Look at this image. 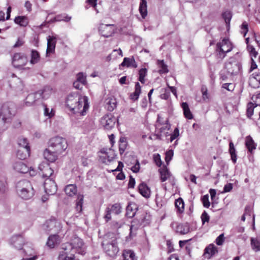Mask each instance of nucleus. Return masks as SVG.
<instances>
[{
    "label": "nucleus",
    "mask_w": 260,
    "mask_h": 260,
    "mask_svg": "<svg viewBox=\"0 0 260 260\" xmlns=\"http://www.w3.org/2000/svg\"><path fill=\"white\" fill-rule=\"evenodd\" d=\"M77 252L82 255L85 254L84 244L81 238L74 237L71 239L70 242L62 244V249L59 253L58 259V260H74L75 253Z\"/></svg>",
    "instance_id": "obj_1"
},
{
    "label": "nucleus",
    "mask_w": 260,
    "mask_h": 260,
    "mask_svg": "<svg viewBox=\"0 0 260 260\" xmlns=\"http://www.w3.org/2000/svg\"><path fill=\"white\" fill-rule=\"evenodd\" d=\"M88 100L86 96H81L76 93H72L67 98L66 106L73 113L84 116L89 108Z\"/></svg>",
    "instance_id": "obj_2"
},
{
    "label": "nucleus",
    "mask_w": 260,
    "mask_h": 260,
    "mask_svg": "<svg viewBox=\"0 0 260 260\" xmlns=\"http://www.w3.org/2000/svg\"><path fill=\"white\" fill-rule=\"evenodd\" d=\"M16 113V107L14 103H5L0 112V132L6 129V124L10 122Z\"/></svg>",
    "instance_id": "obj_3"
},
{
    "label": "nucleus",
    "mask_w": 260,
    "mask_h": 260,
    "mask_svg": "<svg viewBox=\"0 0 260 260\" xmlns=\"http://www.w3.org/2000/svg\"><path fill=\"white\" fill-rule=\"evenodd\" d=\"M18 196L24 200H29L35 194V190L31 182L26 180L18 181L16 185Z\"/></svg>",
    "instance_id": "obj_4"
},
{
    "label": "nucleus",
    "mask_w": 260,
    "mask_h": 260,
    "mask_svg": "<svg viewBox=\"0 0 260 260\" xmlns=\"http://www.w3.org/2000/svg\"><path fill=\"white\" fill-rule=\"evenodd\" d=\"M48 146L50 149L61 154L68 148V143L66 139L56 136L50 139Z\"/></svg>",
    "instance_id": "obj_5"
},
{
    "label": "nucleus",
    "mask_w": 260,
    "mask_h": 260,
    "mask_svg": "<svg viewBox=\"0 0 260 260\" xmlns=\"http://www.w3.org/2000/svg\"><path fill=\"white\" fill-rule=\"evenodd\" d=\"M102 245L105 252L111 257L116 256L119 251L116 238H115L111 241L105 239Z\"/></svg>",
    "instance_id": "obj_6"
},
{
    "label": "nucleus",
    "mask_w": 260,
    "mask_h": 260,
    "mask_svg": "<svg viewBox=\"0 0 260 260\" xmlns=\"http://www.w3.org/2000/svg\"><path fill=\"white\" fill-rule=\"evenodd\" d=\"M28 58L23 53H15L12 57L13 66L18 69H24V67L28 62Z\"/></svg>",
    "instance_id": "obj_7"
},
{
    "label": "nucleus",
    "mask_w": 260,
    "mask_h": 260,
    "mask_svg": "<svg viewBox=\"0 0 260 260\" xmlns=\"http://www.w3.org/2000/svg\"><path fill=\"white\" fill-rule=\"evenodd\" d=\"M216 51L219 58L223 59L226 53L230 52L233 48L232 45L228 39H224L216 45Z\"/></svg>",
    "instance_id": "obj_8"
},
{
    "label": "nucleus",
    "mask_w": 260,
    "mask_h": 260,
    "mask_svg": "<svg viewBox=\"0 0 260 260\" xmlns=\"http://www.w3.org/2000/svg\"><path fill=\"white\" fill-rule=\"evenodd\" d=\"M241 65L235 57H231L225 63V70L228 74L231 75H236L240 71Z\"/></svg>",
    "instance_id": "obj_9"
},
{
    "label": "nucleus",
    "mask_w": 260,
    "mask_h": 260,
    "mask_svg": "<svg viewBox=\"0 0 260 260\" xmlns=\"http://www.w3.org/2000/svg\"><path fill=\"white\" fill-rule=\"evenodd\" d=\"M117 119L111 114H107L104 116L101 119V123L102 126L106 129H110L113 128Z\"/></svg>",
    "instance_id": "obj_10"
},
{
    "label": "nucleus",
    "mask_w": 260,
    "mask_h": 260,
    "mask_svg": "<svg viewBox=\"0 0 260 260\" xmlns=\"http://www.w3.org/2000/svg\"><path fill=\"white\" fill-rule=\"evenodd\" d=\"M44 187L46 193L49 195L54 194L57 191V185L52 178H47L44 180Z\"/></svg>",
    "instance_id": "obj_11"
},
{
    "label": "nucleus",
    "mask_w": 260,
    "mask_h": 260,
    "mask_svg": "<svg viewBox=\"0 0 260 260\" xmlns=\"http://www.w3.org/2000/svg\"><path fill=\"white\" fill-rule=\"evenodd\" d=\"M39 169L40 171V175L42 176L44 180L47 178H54V171L49 164L46 163L40 164L39 166Z\"/></svg>",
    "instance_id": "obj_12"
},
{
    "label": "nucleus",
    "mask_w": 260,
    "mask_h": 260,
    "mask_svg": "<svg viewBox=\"0 0 260 260\" xmlns=\"http://www.w3.org/2000/svg\"><path fill=\"white\" fill-rule=\"evenodd\" d=\"M46 230L48 232H58L61 229L60 222L55 219H51L46 222Z\"/></svg>",
    "instance_id": "obj_13"
},
{
    "label": "nucleus",
    "mask_w": 260,
    "mask_h": 260,
    "mask_svg": "<svg viewBox=\"0 0 260 260\" xmlns=\"http://www.w3.org/2000/svg\"><path fill=\"white\" fill-rule=\"evenodd\" d=\"M100 33L104 37L108 38L114 32V26L113 24H101L99 27Z\"/></svg>",
    "instance_id": "obj_14"
},
{
    "label": "nucleus",
    "mask_w": 260,
    "mask_h": 260,
    "mask_svg": "<svg viewBox=\"0 0 260 260\" xmlns=\"http://www.w3.org/2000/svg\"><path fill=\"white\" fill-rule=\"evenodd\" d=\"M43 92H38L28 94L26 98L25 104L27 106L33 105L36 101L41 99Z\"/></svg>",
    "instance_id": "obj_15"
},
{
    "label": "nucleus",
    "mask_w": 260,
    "mask_h": 260,
    "mask_svg": "<svg viewBox=\"0 0 260 260\" xmlns=\"http://www.w3.org/2000/svg\"><path fill=\"white\" fill-rule=\"evenodd\" d=\"M10 242L16 249H21L24 243V240L20 235H14L10 239Z\"/></svg>",
    "instance_id": "obj_16"
},
{
    "label": "nucleus",
    "mask_w": 260,
    "mask_h": 260,
    "mask_svg": "<svg viewBox=\"0 0 260 260\" xmlns=\"http://www.w3.org/2000/svg\"><path fill=\"white\" fill-rule=\"evenodd\" d=\"M60 154L57 153L56 151H53L51 149L46 148L43 153V156L45 159L48 161L53 162H54L58 158V155Z\"/></svg>",
    "instance_id": "obj_17"
},
{
    "label": "nucleus",
    "mask_w": 260,
    "mask_h": 260,
    "mask_svg": "<svg viewBox=\"0 0 260 260\" xmlns=\"http://www.w3.org/2000/svg\"><path fill=\"white\" fill-rule=\"evenodd\" d=\"M12 87L16 92L20 93L24 91L25 84L22 79L16 78L14 79Z\"/></svg>",
    "instance_id": "obj_18"
},
{
    "label": "nucleus",
    "mask_w": 260,
    "mask_h": 260,
    "mask_svg": "<svg viewBox=\"0 0 260 260\" xmlns=\"http://www.w3.org/2000/svg\"><path fill=\"white\" fill-rule=\"evenodd\" d=\"M47 48L46 50V54L48 55V54L50 53H53L55 51L56 43V38L54 36H49L47 37Z\"/></svg>",
    "instance_id": "obj_19"
},
{
    "label": "nucleus",
    "mask_w": 260,
    "mask_h": 260,
    "mask_svg": "<svg viewBox=\"0 0 260 260\" xmlns=\"http://www.w3.org/2000/svg\"><path fill=\"white\" fill-rule=\"evenodd\" d=\"M60 242L59 237L56 234H53L48 237L46 245L50 248H53L58 245Z\"/></svg>",
    "instance_id": "obj_20"
},
{
    "label": "nucleus",
    "mask_w": 260,
    "mask_h": 260,
    "mask_svg": "<svg viewBox=\"0 0 260 260\" xmlns=\"http://www.w3.org/2000/svg\"><path fill=\"white\" fill-rule=\"evenodd\" d=\"M13 169L20 173H26L29 171V167L22 161L15 162L13 165Z\"/></svg>",
    "instance_id": "obj_21"
},
{
    "label": "nucleus",
    "mask_w": 260,
    "mask_h": 260,
    "mask_svg": "<svg viewBox=\"0 0 260 260\" xmlns=\"http://www.w3.org/2000/svg\"><path fill=\"white\" fill-rule=\"evenodd\" d=\"M101 155L100 156L101 161L104 163L106 162L105 158H107L108 161H112L114 158V154L113 152L109 149L108 151H106L105 149L104 148L101 150Z\"/></svg>",
    "instance_id": "obj_22"
},
{
    "label": "nucleus",
    "mask_w": 260,
    "mask_h": 260,
    "mask_svg": "<svg viewBox=\"0 0 260 260\" xmlns=\"http://www.w3.org/2000/svg\"><path fill=\"white\" fill-rule=\"evenodd\" d=\"M104 102L106 108L109 111H112L116 107L117 102L114 97L108 98Z\"/></svg>",
    "instance_id": "obj_23"
},
{
    "label": "nucleus",
    "mask_w": 260,
    "mask_h": 260,
    "mask_svg": "<svg viewBox=\"0 0 260 260\" xmlns=\"http://www.w3.org/2000/svg\"><path fill=\"white\" fill-rule=\"evenodd\" d=\"M245 145L248 151L251 153H253V151L256 149V145L254 143V141L251 136H248L245 139Z\"/></svg>",
    "instance_id": "obj_24"
},
{
    "label": "nucleus",
    "mask_w": 260,
    "mask_h": 260,
    "mask_svg": "<svg viewBox=\"0 0 260 260\" xmlns=\"http://www.w3.org/2000/svg\"><path fill=\"white\" fill-rule=\"evenodd\" d=\"M121 66L123 67L126 66L128 68L133 67L134 68H136L138 66L133 56L132 57H125L123 59V62L121 63Z\"/></svg>",
    "instance_id": "obj_25"
},
{
    "label": "nucleus",
    "mask_w": 260,
    "mask_h": 260,
    "mask_svg": "<svg viewBox=\"0 0 260 260\" xmlns=\"http://www.w3.org/2000/svg\"><path fill=\"white\" fill-rule=\"evenodd\" d=\"M249 85L254 88L260 87V74H253L250 78Z\"/></svg>",
    "instance_id": "obj_26"
},
{
    "label": "nucleus",
    "mask_w": 260,
    "mask_h": 260,
    "mask_svg": "<svg viewBox=\"0 0 260 260\" xmlns=\"http://www.w3.org/2000/svg\"><path fill=\"white\" fill-rule=\"evenodd\" d=\"M139 192L144 197L149 198L150 196V190L146 184L143 182L139 185Z\"/></svg>",
    "instance_id": "obj_27"
},
{
    "label": "nucleus",
    "mask_w": 260,
    "mask_h": 260,
    "mask_svg": "<svg viewBox=\"0 0 260 260\" xmlns=\"http://www.w3.org/2000/svg\"><path fill=\"white\" fill-rule=\"evenodd\" d=\"M190 231L189 226L188 223L179 224L176 226V232L181 235L187 234Z\"/></svg>",
    "instance_id": "obj_28"
},
{
    "label": "nucleus",
    "mask_w": 260,
    "mask_h": 260,
    "mask_svg": "<svg viewBox=\"0 0 260 260\" xmlns=\"http://www.w3.org/2000/svg\"><path fill=\"white\" fill-rule=\"evenodd\" d=\"M160 175V179L162 182H165L169 179L171 177V174L166 167H162L159 170Z\"/></svg>",
    "instance_id": "obj_29"
},
{
    "label": "nucleus",
    "mask_w": 260,
    "mask_h": 260,
    "mask_svg": "<svg viewBox=\"0 0 260 260\" xmlns=\"http://www.w3.org/2000/svg\"><path fill=\"white\" fill-rule=\"evenodd\" d=\"M30 149L18 148L17 151V156L20 159H24L29 156Z\"/></svg>",
    "instance_id": "obj_30"
},
{
    "label": "nucleus",
    "mask_w": 260,
    "mask_h": 260,
    "mask_svg": "<svg viewBox=\"0 0 260 260\" xmlns=\"http://www.w3.org/2000/svg\"><path fill=\"white\" fill-rule=\"evenodd\" d=\"M141 92V87L139 82L135 84V90L133 93L130 95V99L133 101H136L138 99L139 95Z\"/></svg>",
    "instance_id": "obj_31"
},
{
    "label": "nucleus",
    "mask_w": 260,
    "mask_h": 260,
    "mask_svg": "<svg viewBox=\"0 0 260 260\" xmlns=\"http://www.w3.org/2000/svg\"><path fill=\"white\" fill-rule=\"evenodd\" d=\"M137 209V208L135 205L132 204H129L126 209V216L129 218L133 217L136 214Z\"/></svg>",
    "instance_id": "obj_32"
},
{
    "label": "nucleus",
    "mask_w": 260,
    "mask_h": 260,
    "mask_svg": "<svg viewBox=\"0 0 260 260\" xmlns=\"http://www.w3.org/2000/svg\"><path fill=\"white\" fill-rule=\"evenodd\" d=\"M14 22L21 26H26L28 24V19L24 16H19L15 17Z\"/></svg>",
    "instance_id": "obj_33"
},
{
    "label": "nucleus",
    "mask_w": 260,
    "mask_h": 260,
    "mask_svg": "<svg viewBox=\"0 0 260 260\" xmlns=\"http://www.w3.org/2000/svg\"><path fill=\"white\" fill-rule=\"evenodd\" d=\"M181 107L183 110V113L185 117L188 119H191L193 118V116L192 113H191L190 109L189 108L188 105L186 102H183L181 104Z\"/></svg>",
    "instance_id": "obj_34"
},
{
    "label": "nucleus",
    "mask_w": 260,
    "mask_h": 260,
    "mask_svg": "<svg viewBox=\"0 0 260 260\" xmlns=\"http://www.w3.org/2000/svg\"><path fill=\"white\" fill-rule=\"evenodd\" d=\"M64 191L67 195L72 197L77 193V187L74 184H69L66 187Z\"/></svg>",
    "instance_id": "obj_35"
},
{
    "label": "nucleus",
    "mask_w": 260,
    "mask_h": 260,
    "mask_svg": "<svg viewBox=\"0 0 260 260\" xmlns=\"http://www.w3.org/2000/svg\"><path fill=\"white\" fill-rule=\"evenodd\" d=\"M139 10L142 18H145L147 15V2H140Z\"/></svg>",
    "instance_id": "obj_36"
},
{
    "label": "nucleus",
    "mask_w": 260,
    "mask_h": 260,
    "mask_svg": "<svg viewBox=\"0 0 260 260\" xmlns=\"http://www.w3.org/2000/svg\"><path fill=\"white\" fill-rule=\"evenodd\" d=\"M127 145L126 139L125 137H121L119 141V150L120 154L124 152Z\"/></svg>",
    "instance_id": "obj_37"
},
{
    "label": "nucleus",
    "mask_w": 260,
    "mask_h": 260,
    "mask_svg": "<svg viewBox=\"0 0 260 260\" xmlns=\"http://www.w3.org/2000/svg\"><path fill=\"white\" fill-rule=\"evenodd\" d=\"M158 67L160 69L159 70L160 74H166L169 72L167 65L164 62V60H158L157 61Z\"/></svg>",
    "instance_id": "obj_38"
},
{
    "label": "nucleus",
    "mask_w": 260,
    "mask_h": 260,
    "mask_svg": "<svg viewBox=\"0 0 260 260\" xmlns=\"http://www.w3.org/2000/svg\"><path fill=\"white\" fill-rule=\"evenodd\" d=\"M123 258L124 260H136L135 253L130 250H124L123 253Z\"/></svg>",
    "instance_id": "obj_39"
},
{
    "label": "nucleus",
    "mask_w": 260,
    "mask_h": 260,
    "mask_svg": "<svg viewBox=\"0 0 260 260\" xmlns=\"http://www.w3.org/2000/svg\"><path fill=\"white\" fill-rule=\"evenodd\" d=\"M217 248L213 244H210L205 249V254H208L209 255V257L214 255L217 252Z\"/></svg>",
    "instance_id": "obj_40"
},
{
    "label": "nucleus",
    "mask_w": 260,
    "mask_h": 260,
    "mask_svg": "<svg viewBox=\"0 0 260 260\" xmlns=\"http://www.w3.org/2000/svg\"><path fill=\"white\" fill-rule=\"evenodd\" d=\"M18 144L20 149H23V148L30 149L28 140L25 138L20 137L18 140Z\"/></svg>",
    "instance_id": "obj_41"
},
{
    "label": "nucleus",
    "mask_w": 260,
    "mask_h": 260,
    "mask_svg": "<svg viewBox=\"0 0 260 260\" xmlns=\"http://www.w3.org/2000/svg\"><path fill=\"white\" fill-rule=\"evenodd\" d=\"M40 60V55L38 52L32 50L31 52V59L30 62L32 64L37 63Z\"/></svg>",
    "instance_id": "obj_42"
},
{
    "label": "nucleus",
    "mask_w": 260,
    "mask_h": 260,
    "mask_svg": "<svg viewBox=\"0 0 260 260\" xmlns=\"http://www.w3.org/2000/svg\"><path fill=\"white\" fill-rule=\"evenodd\" d=\"M251 244L253 250L256 252L260 251V240L251 238Z\"/></svg>",
    "instance_id": "obj_43"
},
{
    "label": "nucleus",
    "mask_w": 260,
    "mask_h": 260,
    "mask_svg": "<svg viewBox=\"0 0 260 260\" xmlns=\"http://www.w3.org/2000/svg\"><path fill=\"white\" fill-rule=\"evenodd\" d=\"M84 197L83 195L79 194L78 196L77 202H76V210L79 212H81L82 210V205L83 202Z\"/></svg>",
    "instance_id": "obj_44"
},
{
    "label": "nucleus",
    "mask_w": 260,
    "mask_h": 260,
    "mask_svg": "<svg viewBox=\"0 0 260 260\" xmlns=\"http://www.w3.org/2000/svg\"><path fill=\"white\" fill-rule=\"evenodd\" d=\"M257 105L252 103H249L247 106V112L246 114L248 118H250L253 114L254 108L257 107Z\"/></svg>",
    "instance_id": "obj_45"
},
{
    "label": "nucleus",
    "mask_w": 260,
    "mask_h": 260,
    "mask_svg": "<svg viewBox=\"0 0 260 260\" xmlns=\"http://www.w3.org/2000/svg\"><path fill=\"white\" fill-rule=\"evenodd\" d=\"M175 206L179 212H182L183 211L184 204L182 199L179 198L176 200Z\"/></svg>",
    "instance_id": "obj_46"
},
{
    "label": "nucleus",
    "mask_w": 260,
    "mask_h": 260,
    "mask_svg": "<svg viewBox=\"0 0 260 260\" xmlns=\"http://www.w3.org/2000/svg\"><path fill=\"white\" fill-rule=\"evenodd\" d=\"M147 75V69L146 68H142L140 70L139 72V80L142 84H144L145 82V77Z\"/></svg>",
    "instance_id": "obj_47"
},
{
    "label": "nucleus",
    "mask_w": 260,
    "mask_h": 260,
    "mask_svg": "<svg viewBox=\"0 0 260 260\" xmlns=\"http://www.w3.org/2000/svg\"><path fill=\"white\" fill-rule=\"evenodd\" d=\"M110 210L115 214H118L121 212V207L118 204H115L110 207Z\"/></svg>",
    "instance_id": "obj_48"
},
{
    "label": "nucleus",
    "mask_w": 260,
    "mask_h": 260,
    "mask_svg": "<svg viewBox=\"0 0 260 260\" xmlns=\"http://www.w3.org/2000/svg\"><path fill=\"white\" fill-rule=\"evenodd\" d=\"M170 95V90L168 88H164L161 90V93L160 95L161 99L168 100Z\"/></svg>",
    "instance_id": "obj_49"
},
{
    "label": "nucleus",
    "mask_w": 260,
    "mask_h": 260,
    "mask_svg": "<svg viewBox=\"0 0 260 260\" xmlns=\"http://www.w3.org/2000/svg\"><path fill=\"white\" fill-rule=\"evenodd\" d=\"M80 82L82 85H84L86 83V76L82 73H79L77 75V80Z\"/></svg>",
    "instance_id": "obj_50"
},
{
    "label": "nucleus",
    "mask_w": 260,
    "mask_h": 260,
    "mask_svg": "<svg viewBox=\"0 0 260 260\" xmlns=\"http://www.w3.org/2000/svg\"><path fill=\"white\" fill-rule=\"evenodd\" d=\"M38 92H43L42 98L41 99H47L50 95L51 91L49 87L45 88L43 90L38 91Z\"/></svg>",
    "instance_id": "obj_51"
},
{
    "label": "nucleus",
    "mask_w": 260,
    "mask_h": 260,
    "mask_svg": "<svg viewBox=\"0 0 260 260\" xmlns=\"http://www.w3.org/2000/svg\"><path fill=\"white\" fill-rule=\"evenodd\" d=\"M7 189V182L4 178L0 179V192H4Z\"/></svg>",
    "instance_id": "obj_52"
},
{
    "label": "nucleus",
    "mask_w": 260,
    "mask_h": 260,
    "mask_svg": "<svg viewBox=\"0 0 260 260\" xmlns=\"http://www.w3.org/2000/svg\"><path fill=\"white\" fill-rule=\"evenodd\" d=\"M251 208L249 206H246L245 208L244 213L241 217V220L243 221H245V219H246V217H245L246 216H251Z\"/></svg>",
    "instance_id": "obj_53"
},
{
    "label": "nucleus",
    "mask_w": 260,
    "mask_h": 260,
    "mask_svg": "<svg viewBox=\"0 0 260 260\" xmlns=\"http://www.w3.org/2000/svg\"><path fill=\"white\" fill-rule=\"evenodd\" d=\"M222 17L227 24H230V20L232 18V15L230 12L226 11L222 14Z\"/></svg>",
    "instance_id": "obj_54"
},
{
    "label": "nucleus",
    "mask_w": 260,
    "mask_h": 260,
    "mask_svg": "<svg viewBox=\"0 0 260 260\" xmlns=\"http://www.w3.org/2000/svg\"><path fill=\"white\" fill-rule=\"evenodd\" d=\"M201 91L202 93L203 100L205 102H207L209 100V96L207 92V89L206 87H203L201 89Z\"/></svg>",
    "instance_id": "obj_55"
},
{
    "label": "nucleus",
    "mask_w": 260,
    "mask_h": 260,
    "mask_svg": "<svg viewBox=\"0 0 260 260\" xmlns=\"http://www.w3.org/2000/svg\"><path fill=\"white\" fill-rule=\"evenodd\" d=\"M202 201L204 207L208 208L210 206V203L209 201V196L208 194L204 196L202 199Z\"/></svg>",
    "instance_id": "obj_56"
},
{
    "label": "nucleus",
    "mask_w": 260,
    "mask_h": 260,
    "mask_svg": "<svg viewBox=\"0 0 260 260\" xmlns=\"http://www.w3.org/2000/svg\"><path fill=\"white\" fill-rule=\"evenodd\" d=\"M229 152L231 154V159L234 163H236L237 160V155L236 154V149L235 148L229 149Z\"/></svg>",
    "instance_id": "obj_57"
},
{
    "label": "nucleus",
    "mask_w": 260,
    "mask_h": 260,
    "mask_svg": "<svg viewBox=\"0 0 260 260\" xmlns=\"http://www.w3.org/2000/svg\"><path fill=\"white\" fill-rule=\"evenodd\" d=\"M112 213V211L110 209V207H107L105 210V215L104 216V218L107 222L111 219V215Z\"/></svg>",
    "instance_id": "obj_58"
},
{
    "label": "nucleus",
    "mask_w": 260,
    "mask_h": 260,
    "mask_svg": "<svg viewBox=\"0 0 260 260\" xmlns=\"http://www.w3.org/2000/svg\"><path fill=\"white\" fill-rule=\"evenodd\" d=\"M153 159L155 164L160 167L161 165V160L160 159V156L159 154H154L153 155Z\"/></svg>",
    "instance_id": "obj_59"
},
{
    "label": "nucleus",
    "mask_w": 260,
    "mask_h": 260,
    "mask_svg": "<svg viewBox=\"0 0 260 260\" xmlns=\"http://www.w3.org/2000/svg\"><path fill=\"white\" fill-rule=\"evenodd\" d=\"M179 135V131L178 128H175L173 134L171 135L170 142H172L174 140L177 138Z\"/></svg>",
    "instance_id": "obj_60"
},
{
    "label": "nucleus",
    "mask_w": 260,
    "mask_h": 260,
    "mask_svg": "<svg viewBox=\"0 0 260 260\" xmlns=\"http://www.w3.org/2000/svg\"><path fill=\"white\" fill-rule=\"evenodd\" d=\"M241 29L242 30V33L244 34V36H245L248 31V26L246 22H243L241 25Z\"/></svg>",
    "instance_id": "obj_61"
},
{
    "label": "nucleus",
    "mask_w": 260,
    "mask_h": 260,
    "mask_svg": "<svg viewBox=\"0 0 260 260\" xmlns=\"http://www.w3.org/2000/svg\"><path fill=\"white\" fill-rule=\"evenodd\" d=\"M224 241V235L223 234L220 235L216 239V243L218 245H222Z\"/></svg>",
    "instance_id": "obj_62"
},
{
    "label": "nucleus",
    "mask_w": 260,
    "mask_h": 260,
    "mask_svg": "<svg viewBox=\"0 0 260 260\" xmlns=\"http://www.w3.org/2000/svg\"><path fill=\"white\" fill-rule=\"evenodd\" d=\"M201 219L203 222V223L204 224L205 222H208L209 220V216L208 215V214L204 211L202 215H201Z\"/></svg>",
    "instance_id": "obj_63"
},
{
    "label": "nucleus",
    "mask_w": 260,
    "mask_h": 260,
    "mask_svg": "<svg viewBox=\"0 0 260 260\" xmlns=\"http://www.w3.org/2000/svg\"><path fill=\"white\" fill-rule=\"evenodd\" d=\"M248 50L249 51L251 54L256 57L257 55V52L255 51V48L251 45H247Z\"/></svg>",
    "instance_id": "obj_64"
}]
</instances>
